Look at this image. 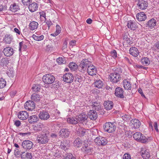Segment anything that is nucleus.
Wrapping results in <instances>:
<instances>
[{"label": "nucleus", "instance_id": "1a4fd4ad", "mask_svg": "<svg viewBox=\"0 0 159 159\" xmlns=\"http://www.w3.org/2000/svg\"><path fill=\"white\" fill-rule=\"evenodd\" d=\"M35 107V104L32 101L30 100L26 102L25 104V108L29 111H32Z\"/></svg>", "mask_w": 159, "mask_h": 159}, {"label": "nucleus", "instance_id": "052dcab7", "mask_svg": "<svg viewBox=\"0 0 159 159\" xmlns=\"http://www.w3.org/2000/svg\"><path fill=\"white\" fill-rule=\"evenodd\" d=\"M122 119L124 120H128L129 119V116L127 115H123L122 116Z\"/></svg>", "mask_w": 159, "mask_h": 159}, {"label": "nucleus", "instance_id": "f257e3e1", "mask_svg": "<svg viewBox=\"0 0 159 159\" xmlns=\"http://www.w3.org/2000/svg\"><path fill=\"white\" fill-rule=\"evenodd\" d=\"M92 64V62L89 59H83L80 63L78 69L80 71L84 73L86 71L87 68L91 66Z\"/></svg>", "mask_w": 159, "mask_h": 159}, {"label": "nucleus", "instance_id": "37998d69", "mask_svg": "<svg viewBox=\"0 0 159 159\" xmlns=\"http://www.w3.org/2000/svg\"><path fill=\"white\" fill-rule=\"evenodd\" d=\"M69 66L70 70L73 71H75L77 67V64L73 62H70Z\"/></svg>", "mask_w": 159, "mask_h": 159}, {"label": "nucleus", "instance_id": "58836bf2", "mask_svg": "<svg viewBox=\"0 0 159 159\" xmlns=\"http://www.w3.org/2000/svg\"><path fill=\"white\" fill-rule=\"evenodd\" d=\"M82 141L79 139H76L74 142V146L77 148L80 147L82 145Z\"/></svg>", "mask_w": 159, "mask_h": 159}, {"label": "nucleus", "instance_id": "393cba45", "mask_svg": "<svg viewBox=\"0 0 159 159\" xmlns=\"http://www.w3.org/2000/svg\"><path fill=\"white\" fill-rule=\"evenodd\" d=\"M127 26L129 28L133 30H135L137 28L136 22L132 20H130L128 21Z\"/></svg>", "mask_w": 159, "mask_h": 159}, {"label": "nucleus", "instance_id": "2f4dec72", "mask_svg": "<svg viewBox=\"0 0 159 159\" xmlns=\"http://www.w3.org/2000/svg\"><path fill=\"white\" fill-rule=\"evenodd\" d=\"M135 129L139 128L141 125L140 121L138 119H134L131 121Z\"/></svg>", "mask_w": 159, "mask_h": 159}, {"label": "nucleus", "instance_id": "a878e982", "mask_svg": "<svg viewBox=\"0 0 159 159\" xmlns=\"http://www.w3.org/2000/svg\"><path fill=\"white\" fill-rule=\"evenodd\" d=\"M103 104L105 108L107 110L112 109L113 107V103L112 102L109 101L105 102Z\"/></svg>", "mask_w": 159, "mask_h": 159}, {"label": "nucleus", "instance_id": "cd10ccee", "mask_svg": "<svg viewBox=\"0 0 159 159\" xmlns=\"http://www.w3.org/2000/svg\"><path fill=\"white\" fill-rule=\"evenodd\" d=\"M67 122L70 124L75 125L78 122L77 117H69L67 120Z\"/></svg>", "mask_w": 159, "mask_h": 159}, {"label": "nucleus", "instance_id": "3c124183", "mask_svg": "<svg viewBox=\"0 0 159 159\" xmlns=\"http://www.w3.org/2000/svg\"><path fill=\"white\" fill-rule=\"evenodd\" d=\"M93 107L95 110L98 111L101 109V106L99 103H95L93 105Z\"/></svg>", "mask_w": 159, "mask_h": 159}, {"label": "nucleus", "instance_id": "7ed1b4c3", "mask_svg": "<svg viewBox=\"0 0 159 159\" xmlns=\"http://www.w3.org/2000/svg\"><path fill=\"white\" fill-rule=\"evenodd\" d=\"M49 140V137L46 133H44L39 135L37 138L36 141L39 143L45 144L48 143Z\"/></svg>", "mask_w": 159, "mask_h": 159}, {"label": "nucleus", "instance_id": "9d476101", "mask_svg": "<svg viewBox=\"0 0 159 159\" xmlns=\"http://www.w3.org/2000/svg\"><path fill=\"white\" fill-rule=\"evenodd\" d=\"M63 79L64 81L70 83L73 82L74 77L71 73H67L63 75Z\"/></svg>", "mask_w": 159, "mask_h": 159}, {"label": "nucleus", "instance_id": "423d86ee", "mask_svg": "<svg viewBox=\"0 0 159 159\" xmlns=\"http://www.w3.org/2000/svg\"><path fill=\"white\" fill-rule=\"evenodd\" d=\"M95 143L99 146H104L107 143L106 139L103 137L99 136L97 137L94 140Z\"/></svg>", "mask_w": 159, "mask_h": 159}, {"label": "nucleus", "instance_id": "4468645a", "mask_svg": "<svg viewBox=\"0 0 159 159\" xmlns=\"http://www.w3.org/2000/svg\"><path fill=\"white\" fill-rule=\"evenodd\" d=\"M124 91L123 89L120 87H117L115 90V94L116 97L121 98H124Z\"/></svg>", "mask_w": 159, "mask_h": 159}, {"label": "nucleus", "instance_id": "412c9836", "mask_svg": "<svg viewBox=\"0 0 159 159\" xmlns=\"http://www.w3.org/2000/svg\"><path fill=\"white\" fill-rule=\"evenodd\" d=\"M129 53L134 57H137L139 54L138 49L135 47H132L129 50Z\"/></svg>", "mask_w": 159, "mask_h": 159}, {"label": "nucleus", "instance_id": "9b49d317", "mask_svg": "<svg viewBox=\"0 0 159 159\" xmlns=\"http://www.w3.org/2000/svg\"><path fill=\"white\" fill-rule=\"evenodd\" d=\"M138 7L141 10H145L148 6L147 1L143 0H139L137 3Z\"/></svg>", "mask_w": 159, "mask_h": 159}, {"label": "nucleus", "instance_id": "f03ea898", "mask_svg": "<svg viewBox=\"0 0 159 159\" xmlns=\"http://www.w3.org/2000/svg\"><path fill=\"white\" fill-rule=\"evenodd\" d=\"M134 139L142 143H145L148 142V139L140 132H137L133 134Z\"/></svg>", "mask_w": 159, "mask_h": 159}, {"label": "nucleus", "instance_id": "5fc2aeb1", "mask_svg": "<svg viewBox=\"0 0 159 159\" xmlns=\"http://www.w3.org/2000/svg\"><path fill=\"white\" fill-rule=\"evenodd\" d=\"M21 2L24 5L28 6L31 2L32 0H21Z\"/></svg>", "mask_w": 159, "mask_h": 159}, {"label": "nucleus", "instance_id": "4d7b16f0", "mask_svg": "<svg viewBox=\"0 0 159 159\" xmlns=\"http://www.w3.org/2000/svg\"><path fill=\"white\" fill-rule=\"evenodd\" d=\"M123 159H131L130 156L128 153H125L123 156Z\"/></svg>", "mask_w": 159, "mask_h": 159}, {"label": "nucleus", "instance_id": "b1692460", "mask_svg": "<svg viewBox=\"0 0 159 159\" xmlns=\"http://www.w3.org/2000/svg\"><path fill=\"white\" fill-rule=\"evenodd\" d=\"M28 5L29 9L32 12L36 11L38 7V5L35 2H33L31 4H29Z\"/></svg>", "mask_w": 159, "mask_h": 159}, {"label": "nucleus", "instance_id": "dca6fc26", "mask_svg": "<svg viewBox=\"0 0 159 159\" xmlns=\"http://www.w3.org/2000/svg\"><path fill=\"white\" fill-rule=\"evenodd\" d=\"M39 116L41 120H47L49 118L50 116L48 112L43 111L40 112Z\"/></svg>", "mask_w": 159, "mask_h": 159}, {"label": "nucleus", "instance_id": "bb28decb", "mask_svg": "<svg viewBox=\"0 0 159 159\" xmlns=\"http://www.w3.org/2000/svg\"><path fill=\"white\" fill-rule=\"evenodd\" d=\"M141 154L144 159H149L150 157V153L148 151L144 149L141 150Z\"/></svg>", "mask_w": 159, "mask_h": 159}, {"label": "nucleus", "instance_id": "c9c22d12", "mask_svg": "<svg viewBox=\"0 0 159 159\" xmlns=\"http://www.w3.org/2000/svg\"><path fill=\"white\" fill-rule=\"evenodd\" d=\"M77 117L78 121H82L86 120L88 118V116L86 115L84 113H82L79 115Z\"/></svg>", "mask_w": 159, "mask_h": 159}, {"label": "nucleus", "instance_id": "c756f323", "mask_svg": "<svg viewBox=\"0 0 159 159\" xmlns=\"http://www.w3.org/2000/svg\"><path fill=\"white\" fill-rule=\"evenodd\" d=\"M38 25L39 24L38 22L33 21L30 23L29 25V28L30 30H33L37 29Z\"/></svg>", "mask_w": 159, "mask_h": 159}, {"label": "nucleus", "instance_id": "c85d7f7f", "mask_svg": "<svg viewBox=\"0 0 159 159\" xmlns=\"http://www.w3.org/2000/svg\"><path fill=\"white\" fill-rule=\"evenodd\" d=\"M39 120V118L36 115L30 116L28 118V121L30 124L37 122Z\"/></svg>", "mask_w": 159, "mask_h": 159}, {"label": "nucleus", "instance_id": "c03bdc74", "mask_svg": "<svg viewBox=\"0 0 159 159\" xmlns=\"http://www.w3.org/2000/svg\"><path fill=\"white\" fill-rule=\"evenodd\" d=\"M40 17L42 21H45L46 20V13L44 11L39 12Z\"/></svg>", "mask_w": 159, "mask_h": 159}, {"label": "nucleus", "instance_id": "f8f14e48", "mask_svg": "<svg viewBox=\"0 0 159 159\" xmlns=\"http://www.w3.org/2000/svg\"><path fill=\"white\" fill-rule=\"evenodd\" d=\"M22 146L25 149L30 150L32 148L33 143L30 140H25L22 142Z\"/></svg>", "mask_w": 159, "mask_h": 159}, {"label": "nucleus", "instance_id": "0e129e2a", "mask_svg": "<svg viewBox=\"0 0 159 159\" xmlns=\"http://www.w3.org/2000/svg\"><path fill=\"white\" fill-rule=\"evenodd\" d=\"M46 24L48 26V29H49L50 27L52 25V22L50 20H47L46 22Z\"/></svg>", "mask_w": 159, "mask_h": 159}, {"label": "nucleus", "instance_id": "e2e57ef3", "mask_svg": "<svg viewBox=\"0 0 159 159\" xmlns=\"http://www.w3.org/2000/svg\"><path fill=\"white\" fill-rule=\"evenodd\" d=\"M134 67L136 69L138 70V69L142 68L143 66L141 65H139L136 64H134L133 65Z\"/></svg>", "mask_w": 159, "mask_h": 159}, {"label": "nucleus", "instance_id": "603ef678", "mask_svg": "<svg viewBox=\"0 0 159 159\" xmlns=\"http://www.w3.org/2000/svg\"><path fill=\"white\" fill-rule=\"evenodd\" d=\"M9 61L7 58H3L1 60V62L4 66H6L8 63Z\"/></svg>", "mask_w": 159, "mask_h": 159}, {"label": "nucleus", "instance_id": "680f3d73", "mask_svg": "<svg viewBox=\"0 0 159 159\" xmlns=\"http://www.w3.org/2000/svg\"><path fill=\"white\" fill-rule=\"evenodd\" d=\"M20 122L19 120H16L14 122V125L17 127H18L20 126Z\"/></svg>", "mask_w": 159, "mask_h": 159}, {"label": "nucleus", "instance_id": "6ab92c4d", "mask_svg": "<svg viewBox=\"0 0 159 159\" xmlns=\"http://www.w3.org/2000/svg\"><path fill=\"white\" fill-rule=\"evenodd\" d=\"M82 150L85 153L90 154L93 152V148L88 145V144H84L81 148Z\"/></svg>", "mask_w": 159, "mask_h": 159}, {"label": "nucleus", "instance_id": "8fccbe9b", "mask_svg": "<svg viewBox=\"0 0 159 159\" xmlns=\"http://www.w3.org/2000/svg\"><path fill=\"white\" fill-rule=\"evenodd\" d=\"M19 50L20 51L22 49L25 50L27 47V46L23 42L19 43Z\"/></svg>", "mask_w": 159, "mask_h": 159}, {"label": "nucleus", "instance_id": "0eeeda50", "mask_svg": "<svg viewBox=\"0 0 159 159\" xmlns=\"http://www.w3.org/2000/svg\"><path fill=\"white\" fill-rule=\"evenodd\" d=\"M110 77L111 81L113 83H117L121 79L119 73L116 72L111 74Z\"/></svg>", "mask_w": 159, "mask_h": 159}, {"label": "nucleus", "instance_id": "ea45409f", "mask_svg": "<svg viewBox=\"0 0 159 159\" xmlns=\"http://www.w3.org/2000/svg\"><path fill=\"white\" fill-rule=\"evenodd\" d=\"M103 85L102 82L100 80H97L94 82L95 86L98 89L101 88Z\"/></svg>", "mask_w": 159, "mask_h": 159}, {"label": "nucleus", "instance_id": "72a5a7b5", "mask_svg": "<svg viewBox=\"0 0 159 159\" xmlns=\"http://www.w3.org/2000/svg\"><path fill=\"white\" fill-rule=\"evenodd\" d=\"M156 25V20L154 19H152L149 20L147 23L148 26L151 29L153 28Z\"/></svg>", "mask_w": 159, "mask_h": 159}, {"label": "nucleus", "instance_id": "6e6d98bb", "mask_svg": "<svg viewBox=\"0 0 159 159\" xmlns=\"http://www.w3.org/2000/svg\"><path fill=\"white\" fill-rule=\"evenodd\" d=\"M64 159H76L73 155L71 153H68Z\"/></svg>", "mask_w": 159, "mask_h": 159}, {"label": "nucleus", "instance_id": "20e7f679", "mask_svg": "<svg viewBox=\"0 0 159 159\" xmlns=\"http://www.w3.org/2000/svg\"><path fill=\"white\" fill-rule=\"evenodd\" d=\"M104 130L108 133L114 132L116 129V126L113 123L108 122L106 123L103 126Z\"/></svg>", "mask_w": 159, "mask_h": 159}, {"label": "nucleus", "instance_id": "a211bd4d", "mask_svg": "<svg viewBox=\"0 0 159 159\" xmlns=\"http://www.w3.org/2000/svg\"><path fill=\"white\" fill-rule=\"evenodd\" d=\"M88 117L92 120H96L98 117V115L96 111L93 110H90L88 113Z\"/></svg>", "mask_w": 159, "mask_h": 159}, {"label": "nucleus", "instance_id": "aec40b11", "mask_svg": "<svg viewBox=\"0 0 159 159\" xmlns=\"http://www.w3.org/2000/svg\"><path fill=\"white\" fill-rule=\"evenodd\" d=\"M13 39V36L10 34H6L3 38V41L6 44H10Z\"/></svg>", "mask_w": 159, "mask_h": 159}, {"label": "nucleus", "instance_id": "bf43d9fd", "mask_svg": "<svg viewBox=\"0 0 159 159\" xmlns=\"http://www.w3.org/2000/svg\"><path fill=\"white\" fill-rule=\"evenodd\" d=\"M153 126L155 130L157 132H158L159 130L158 128V124L157 122H155L154 123V124L153 125Z\"/></svg>", "mask_w": 159, "mask_h": 159}, {"label": "nucleus", "instance_id": "864d4df0", "mask_svg": "<svg viewBox=\"0 0 159 159\" xmlns=\"http://www.w3.org/2000/svg\"><path fill=\"white\" fill-rule=\"evenodd\" d=\"M110 54L111 56L114 59H115L117 57L116 52L115 50H112L110 52Z\"/></svg>", "mask_w": 159, "mask_h": 159}, {"label": "nucleus", "instance_id": "69168bd1", "mask_svg": "<svg viewBox=\"0 0 159 159\" xmlns=\"http://www.w3.org/2000/svg\"><path fill=\"white\" fill-rule=\"evenodd\" d=\"M14 31L18 35L20 34V32L18 29L15 28L14 29Z\"/></svg>", "mask_w": 159, "mask_h": 159}, {"label": "nucleus", "instance_id": "338daca9", "mask_svg": "<svg viewBox=\"0 0 159 159\" xmlns=\"http://www.w3.org/2000/svg\"><path fill=\"white\" fill-rule=\"evenodd\" d=\"M138 92L141 94L142 96L144 97H145V96L143 92L142 91V90L141 89H138Z\"/></svg>", "mask_w": 159, "mask_h": 159}, {"label": "nucleus", "instance_id": "a18cd8bd", "mask_svg": "<svg viewBox=\"0 0 159 159\" xmlns=\"http://www.w3.org/2000/svg\"><path fill=\"white\" fill-rule=\"evenodd\" d=\"M40 88L41 86L39 85H34L32 87L33 91L35 93L39 91Z\"/></svg>", "mask_w": 159, "mask_h": 159}, {"label": "nucleus", "instance_id": "7c9ffc66", "mask_svg": "<svg viewBox=\"0 0 159 159\" xmlns=\"http://www.w3.org/2000/svg\"><path fill=\"white\" fill-rule=\"evenodd\" d=\"M86 130L85 129L80 126L76 128V133L79 136H83L85 134Z\"/></svg>", "mask_w": 159, "mask_h": 159}, {"label": "nucleus", "instance_id": "f3484780", "mask_svg": "<svg viewBox=\"0 0 159 159\" xmlns=\"http://www.w3.org/2000/svg\"><path fill=\"white\" fill-rule=\"evenodd\" d=\"M18 117L20 119L24 120H26L28 117L29 114L26 111H20L18 113Z\"/></svg>", "mask_w": 159, "mask_h": 159}, {"label": "nucleus", "instance_id": "774afa93", "mask_svg": "<svg viewBox=\"0 0 159 159\" xmlns=\"http://www.w3.org/2000/svg\"><path fill=\"white\" fill-rule=\"evenodd\" d=\"M62 149H64L65 151L67 150L68 148L67 146L66 145H62L61 146Z\"/></svg>", "mask_w": 159, "mask_h": 159}, {"label": "nucleus", "instance_id": "6e6552de", "mask_svg": "<svg viewBox=\"0 0 159 159\" xmlns=\"http://www.w3.org/2000/svg\"><path fill=\"white\" fill-rule=\"evenodd\" d=\"M2 52L4 55L7 57L12 56L14 52L13 48L10 47H7L4 48Z\"/></svg>", "mask_w": 159, "mask_h": 159}, {"label": "nucleus", "instance_id": "f704fd0d", "mask_svg": "<svg viewBox=\"0 0 159 159\" xmlns=\"http://www.w3.org/2000/svg\"><path fill=\"white\" fill-rule=\"evenodd\" d=\"M40 98L41 97L39 95L36 93H33L31 97V101L38 102L40 101Z\"/></svg>", "mask_w": 159, "mask_h": 159}, {"label": "nucleus", "instance_id": "473e14b6", "mask_svg": "<svg viewBox=\"0 0 159 159\" xmlns=\"http://www.w3.org/2000/svg\"><path fill=\"white\" fill-rule=\"evenodd\" d=\"M32 156L31 153L23 152L21 154L22 159H31Z\"/></svg>", "mask_w": 159, "mask_h": 159}, {"label": "nucleus", "instance_id": "49530a36", "mask_svg": "<svg viewBox=\"0 0 159 159\" xmlns=\"http://www.w3.org/2000/svg\"><path fill=\"white\" fill-rule=\"evenodd\" d=\"M32 37L33 39L37 41H40L43 39L44 36L43 35H41L39 36L32 35Z\"/></svg>", "mask_w": 159, "mask_h": 159}, {"label": "nucleus", "instance_id": "13d9d810", "mask_svg": "<svg viewBox=\"0 0 159 159\" xmlns=\"http://www.w3.org/2000/svg\"><path fill=\"white\" fill-rule=\"evenodd\" d=\"M57 61L59 64L63 63L64 60L62 57H59L57 59Z\"/></svg>", "mask_w": 159, "mask_h": 159}, {"label": "nucleus", "instance_id": "09e8293b", "mask_svg": "<svg viewBox=\"0 0 159 159\" xmlns=\"http://www.w3.org/2000/svg\"><path fill=\"white\" fill-rule=\"evenodd\" d=\"M8 75L10 77H13L14 75V72L13 68H10L7 72V73Z\"/></svg>", "mask_w": 159, "mask_h": 159}, {"label": "nucleus", "instance_id": "de8ad7c7", "mask_svg": "<svg viewBox=\"0 0 159 159\" xmlns=\"http://www.w3.org/2000/svg\"><path fill=\"white\" fill-rule=\"evenodd\" d=\"M6 85V80L2 78H0V89L3 88Z\"/></svg>", "mask_w": 159, "mask_h": 159}, {"label": "nucleus", "instance_id": "5701e85b", "mask_svg": "<svg viewBox=\"0 0 159 159\" xmlns=\"http://www.w3.org/2000/svg\"><path fill=\"white\" fill-rule=\"evenodd\" d=\"M136 17L137 20L139 21H144L147 18L144 12L138 13L136 16Z\"/></svg>", "mask_w": 159, "mask_h": 159}, {"label": "nucleus", "instance_id": "39448f33", "mask_svg": "<svg viewBox=\"0 0 159 159\" xmlns=\"http://www.w3.org/2000/svg\"><path fill=\"white\" fill-rule=\"evenodd\" d=\"M43 81L47 84H51L55 81L54 77L51 74H47L43 76Z\"/></svg>", "mask_w": 159, "mask_h": 159}, {"label": "nucleus", "instance_id": "2eb2a0df", "mask_svg": "<svg viewBox=\"0 0 159 159\" xmlns=\"http://www.w3.org/2000/svg\"><path fill=\"white\" fill-rule=\"evenodd\" d=\"M70 133L68 129L63 128L60 131L59 134L60 136L62 138H66L69 136Z\"/></svg>", "mask_w": 159, "mask_h": 159}, {"label": "nucleus", "instance_id": "e433bc0d", "mask_svg": "<svg viewBox=\"0 0 159 159\" xmlns=\"http://www.w3.org/2000/svg\"><path fill=\"white\" fill-rule=\"evenodd\" d=\"M141 61L142 64L147 66L149 65L150 63L149 59L147 57H143L141 59Z\"/></svg>", "mask_w": 159, "mask_h": 159}, {"label": "nucleus", "instance_id": "ddd939ff", "mask_svg": "<svg viewBox=\"0 0 159 159\" xmlns=\"http://www.w3.org/2000/svg\"><path fill=\"white\" fill-rule=\"evenodd\" d=\"M87 69L86 71L89 75L93 76L96 75L97 73V70L96 67L92 64Z\"/></svg>", "mask_w": 159, "mask_h": 159}, {"label": "nucleus", "instance_id": "4be33fe9", "mask_svg": "<svg viewBox=\"0 0 159 159\" xmlns=\"http://www.w3.org/2000/svg\"><path fill=\"white\" fill-rule=\"evenodd\" d=\"M123 86L125 89L130 90L131 89V85L130 82L127 79H125L123 81Z\"/></svg>", "mask_w": 159, "mask_h": 159}, {"label": "nucleus", "instance_id": "79ce46f5", "mask_svg": "<svg viewBox=\"0 0 159 159\" xmlns=\"http://www.w3.org/2000/svg\"><path fill=\"white\" fill-rule=\"evenodd\" d=\"M123 43H126L128 44H131L132 43L131 40L129 38L127 34H125L123 36Z\"/></svg>", "mask_w": 159, "mask_h": 159}, {"label": "nucleus", "instance_id": "a19ab883", "mask_svg": "<svg viewBox=\"0 0 159 159\" xmlns=\"http://www.w3.org/2000/svg\"><path fill=\"white\" fill-rule=\"evenodd\" d=\"M19 9V7L15 3L11 5L10 7V10L12 12H15Z\"/></svg>", "mask_w": 159, "mask_h": 159}, {"label": "nucleus", "instance_id": "4c0bfd02", "mask_svg": "<svg viewBox=\"0 0 159 159\" xmlns=\"http://www.w3.org/2000/svg\"><path fill=\"white\" fill-rule=\"evenodd\" d=\"M43 126V125L42 123H39L36 125L34 126L33 128L34 130L36 131H41L42 128Z\"/></svg>", "mask_w": 159, "mask_h": 159}]
</instances>
